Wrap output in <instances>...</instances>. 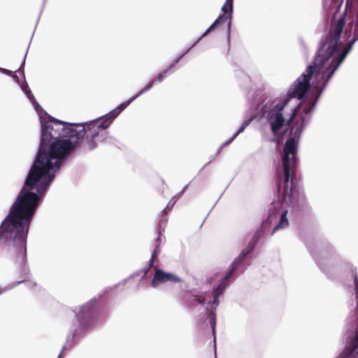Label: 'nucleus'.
<instances>
[{
    "label": "nucleus",
    "mask_w": 358,
    "mask_h": 358,
    "mask_svg": "<svg viewBox=\"0 0 358 358\" xmlns=\"http://www.w3.org/2000/svg\"><path fill=\"white\" fill-rule=\"evenodd\" d=\"M275 165L273 199L268 209L267 216L264 218L257 227L247 246L229 264L220 277L218 283L213 286V290L218 292L211 296L210 292L202 294H194L187 292L184 296L187 306L192 311L197 310L196 322L202 328L210 324L215 334L216 309L219 306L220 297L224 294L228 286L243 274L258 256L257 245L266 237L273 236L277 231L287 228L289 225V217L296 221L301 219L310 211V206L306 199L300 179L296 176L282 172L280 163L273 159Z\"/></svg>",
    "instance_id": "obj_1"
},
{
    "label": "nucleus",
    "mask_w": 358,
    "mask_h": 358,
    "mask_svg": "<svg viewBox=\"0 0 358 358\" xmlns=\"http://www.w3.org/2000/svg\"><path fill=\"white\" fill-rule=\"evenodd\" d=\"M40 121L39 143L33 162L21 188L49 190L57 174L76 154L85 140L88 148L97 147L95 138L108 137L112 110L83 122H68L46 112L35 97L30 101Z\"/></svg>",
    "instance_id": "obj_2"
},
{
    "label": "nucleus",
    "mask_w": 358,
    "mask_h": 358,
    "mask_svg": "<svg viewBox=\"0 0 358 358\" xmlns=\"http://www.w3.org/2000/svg\"><path fill=\"white\" fill-rule=\"evenodd\" d=\"M48 190L21 188L8 215L0 225V242H9L13 248V259L19 266L18 277L10 288H14L29 279L27 241L29 228L37 209Z\"/></svg>",
    "instance_id": "obj_3"
},
{
    "label": "nucleus",
    "mask_w": 358,
    "mask_h": 358,
    "mask_svg": "<svg viewBox=\"0 0 358 358\" xmlns=\"http://www.w3.org/2000/svg\"><path fill=\"white\" fill-rule=\"evenodd\" d=\"M320 269L328 278L350 282L355 306L349 313L343 335L344 348L335 358H358V272L334 247H306Z\"/></svg>",
    "instance_id": "obj_4"
},
{
    "label": "nucleus",
    "mask_w": 358,
    "mask_h": 358,
    "mask_svg": "<svg viewBox=\"0 0 358 358\" xmlns=\"http://www.w3.org/2000/svg\"><path fill=\"white\" fill-rule=\"evenodd\" d=\"M111 299L112 287L108 286L98 296H94L84 304L75 306L72 309L74 317L57 358H62L65 350L73 349L98 325L100 317L108 310Z\"/></svg>",
    "instance_id": "obj_5"
},
{
    "label": "nucleus",
    "mask_w": 358,
    "mask_h": 358,
    "mask_svg": "<svg viewBox=\"0 0 358 358\" xmlns=\"http://www.w3.org/2000/svg\"><path fill=\"white\" fill-rule=\"evenodd\" d=\"M298 83L299 82L292 84L285 95L268 100H267V96L263 94L260 89L254 90L259 92V94L255 99V102L259 112V117L262 118V120L265 119L270 125L271 131L273 136V138L271 139L272 142H276L277 136L284 126H290L291 121L296 113L299 104L293 107L289 118H285L283 114L285 106L293 99H296V94L299 90L295 85H298Z\"/></svg>",
    "instance_id": "obj_6"
},
{
    "label": "nucleus",
    "mask_w": 358,
    "mask_h": 358,
    "mask_svg": "<svg viewBox=\"0 0 358 358\" xmlns=\"http://www.w3.org/2000/svg\"><path fill=\"white\" fill-rule=\"evenodd\" d=\"M340 69L338 66L327 59L323 56H317L315 52L311 64H308L303 71L292 84L299 82L295 85L299 91L296 94V99L300 103L306 96L311 86L315 93L321 97L327 87L330 80L336 72Z\"/></svg>",
    "instance_id": "obj_7"
},
{
    "label": "nucleus",
    "mask_w": 358,
    "mask_h": 358,
    "mask_svg": "<svg viewBox=\"0 0 358 358\" xmlns=\"http://www.w3.org/2000/svg\"><path fill=\"white\" fill-rule=\"evenodd\" d=\"M316 106L317 103L313 102L310 108H304L299 118L292 127L289 136L284 144L282 164H280L282 172L294 176V173L299 165L298 152L300 139L303 131L311 120L312 113L315 110Z\"/></svg>",
    "instance_id": "obj_8"
},
{
    "label": "nucleus",
    "mask_w": 358,
    "mask_h": 358,
    "mask_svg": "<svg viewBox=\"0 0 358 358\" xmlns=\"http://www.w3.org/2000/svg\"><path fill=\"white\" fill-rule=\"evenodd\" d=\"M235 76L238 80L240 87L244 92L245 96L248 100V104L250 106L249 110L245 113L244 120L242 123L248 127L254 120H262V118L259 117V112L255 102V99L259 94V92L253 91L250 77L243 70H236Z\"/></svg>",
    "instance_id": "obj_9"
},
{
    "label": "nucleus",
    "mask_w": 358,
    "mask_h": 358,
    "mask_svg": "<svg viewBox=\"0 0 358 358\" xmlns=\"http://www.w3.org/2000/svg\"><path fill=\"white\" fill-rule=\"evenodd\" d=\"M182 281V278L177 274L171 271H165L160 268H156L153 276L150 281V286L155 289L168 282L178 283Z\"/></svg>",
    "instance_id": "obj_10"
},
{
    "label": "nucleus",
    "mask_w": 358,
    "mask_h": 358,
    "mask_svg": "<svg viewBox=\"0 0 358 358\" xmlns=\"http://www.w3.org/2000/svg\"><path fill=\"white\" fill-rule=\"evenodd\" d=\"M221 12L222 16H225L228 17L229 22L227 24V53H228L230 50V45H231V30L232 26V20H233V13H234V5H230L224 2L223 6L221 8Z\"/></svg>",
    "instance_id": "obj_11"
},
{
    "label": "nucleus",
    "mask_w": 358,
    "mask_h": 358,
    "mask_svg": "<svg viewBox=\"0 0 358 358\" xmlns=\"http://www.w3.org/2000/svg\"><path fill=\"white\" fill-rule=\"evenodd\" d=\"M134 100L135 97L131 96L127 101L120 103L117 106L113 108V120L117 117L120 114L123 112Z\"/></svg>",
    "instance_id": "obj_12"
},
{
    "label": "nucleus",
    "mask_w": 358,
    "mask_h": 358,
    "mask_svg": "<svg viewBox=\"0 0 358 358\" xmlns=\"http://www.w3.org/2000/svg\"><path fill=\"white\" fill-rule=\"evenodd\" d=\"M34 32L35 31L34 30L33 33H32V36H31V40L29 41V45L27 48V50H26V52L24 54V58L20 64V67L15 71V72H19L20 76L24 78V79H25V73H24V66H25V64H26V59H27V54H28V51H29V46H30V44H31V40H32V38L34 36Z\"/></svg>",
    "instance_id": "obj_13"
},
{
    "label": "nucleus",
    "mask_w": 358,
    "mask_h": 358,
    "mask_svg": "<svg viewBox=\"0 0 358 358\" xmlns=\"http://www.w3.org/2000/svg\"><path fill=\"white\" fill-rule=\"evenodd\" d=\"M164 211L162 210V212L160 214V219L156 226V230H159L162 231H165V228L168 222V216L167 215L164 213Z\"/></svg>",
    "instance_id": "obj_14"
},
{
    "label": "nucleus",
    "mask_w": 358,
    "mask_h": 358,
    "mask_svg": "<svg viewBox=\"0 0 358 358\" xmlns=\"http://www.w3.org/2000/svg\"><path fill=\"white\" fill-rule=\"evenodd\" d=\"M143 271H141V269H139V270L136 271L135 272H134L133 273H131V275H129L127 278H124V280H122V282H119V283H117V284H114V285H113V289H114L115 288L118 287H119L120 285H124V284H125V282H126L129 279H131V278H134V277H136V276H138V275H143Z\"/></svg>",
    "instance_id": "obj_15"
},
{
    "label": "nucleus",
    "mask_w": 358,
    "mask_h": 358,
    "mask_svg": "<svg viewBox=\"0 0 358 358\" xmlns=\"http://www.w3.org/2000/svg\"><path fill=\"white\" fill-rule=\"evenodd\" d=\"M20 89L29 101L32 100V97H35L26 81L24 84L20 85Z\"/></svg>",
    "instance_id": "obj_16"
},
{
    "label": "nucleus",
    "mask_w": 358,
    "mask_h": 358,
    "mask_svg": "<svg viewBox=\"0 0 358 358\" xmlns=\"http://www.w3.org/2000/svg\"><path fill=\"white\" fill-rule=\"evenodd\" d=\"M155 85V81H149L144 87H143L137 94L132 96L133 97H135V100L140 96L141 95L143 94L146 92L149 91Z\"/></svg>",
    "instance_id": "obj_17"
},
{
    "label": "nucleus",
    "mask_w": 358,
    "mask_h": 358,
    "mask_svg": "<svg viewBox=\"0 0 358 358\" xmlns=\"http://www.w3.org/2000/svg\"><path fill=\"white\" fill-rule=\"evenodd\" d=\"M228 22H229L228 17H227L225 16H222V14H220L217 16V17L214 20L213 24V26H215L216 29H217L220 27H221L224 23L227 22V24Z\"/></svg>",
    "instance_id": "obj_18"
},
{
    "label": "nucleus",
    "mask_w": 358,
    "mask_h": 358,
    "mask_svg": "<svg viewBox=\"0 0 358 358\" xmlns=\"http://www.w3.org/2000/svg\"><path fill=\"white\" fill-rule=\"evenodd\" d=\"M155 266V261H153L152 259H149L148 262H147V264H145V266H143V268H141V271H143V274L141 275V278L140 279L141 280H144L145 279V275L148 272V271Z\"/></svg>",
    "instance_id": "obj_19"
},
{
    "label": "nucleus",
    "mask_w": 358,
    "mask_h": 358,
    "mask_svg": "<svg viewBox=\"0 0 358 358\" xmlns=\"http://www.w3.org/2000/svg\"><path fill=\"white\" fill-rule=\"evenodd\" d=\"M157 231V238L155 241V246H157L161 248L162 242V236L164 231L156 230Z\"/></svg>",
    "instance_id": "obj_20"
},
{
    "label": "nucleus",
    "mask_w": 358,
    "mask_h": 358,
    "mask_svg": "<svg viewBox=\"0 0 358 358\" xmlns=\"http://www.w3.org/2000/svg\"><path fill=\"white\" fill-rule=\"evenodd\" d=\"M161 252V248L155 246L154 250L151 254L150 259H152L153 261H155L156 259L158 260V256Z\"/></svg>",
    "instance_id": "obj_21"
},
{
    "label": "nucleus",
    "mask_w": 358,
    "mask_h": 358,
    "mask_svg": "<svg viewBox=\"0 0 358 358\" xmlns=\"http://www.w3.org/2000/svg\"><path fill=\"white\" fill-rule=\"evenodd\" d=\"M246 126L244 125L243 124H241L239 127L238 128V129L232 135V138H236L238 134H240L241 133H243L245 129H246Z\"/></svg>",
    "instance_id": "obj_22"
},
{
    "label": "nucleus",
    "mask_w": 358,
    "mask_h": 358,
    "mask_svg": "<svg viewBox=\"0 0 358 358\" xmlns=\"http://www.w3.org/2000/svg\"><path fill=\"white\" fill-rule=\"evenodd\" d=\"M215 29H216V27L213 26V24L212 23L201 36L203 38L210 32H211V31H214Z\"/></svg>",
    "instance_id": "obj_23"
},
{
    "label": "nucleus",
    "mask_w": 358,
    "mask_h": 358,
    "mask_svg": "<svg viewBox=\"0 0 358 358\" xmlns=\"http://www.w3.org/2000/svg\"><path fill=\"white\" fill-rule=\"evenodd\" d=\"M46 1L47 0H43L42 1L41 7V9H40V11H39V13H38V18H37V20H36V24H35V27H34V31L36 30L37 24H38V22H39V20H40L41 15L42 14V12L43 10V8L45 7V4Z\"/></svg>",
    "instance_id": "obj_24"
},
{
    "label": "nucleus",
    "mask_w": 358,
    "mask_h": 358,
    "mask_svg": "<svg viewBox=\"0 0 358 358\" xmlns=\"http://www.w3.org/2000/svg\"><path fill=\"white\" fill-rule=\"evenodd\" d=\"M175 66V65H172V63H171L168 67H166L165 69H164L162 72L165 76H167V74L171 73L174 71L173 70V68Z\"/></svg>",
    "instance_id": "obj_25"
},
{
    "label": "nucleus",
    "mask_w": 358,
    "mask_h": 358,
    "mask_svg": "<svg viewBox=\"0 0 358 358\" xmlns=\"http://www.w3.org/2000/svg\"><path fill=\"white\" fill-rule=\"evenodd\" d=\"M166 77V76H165V75H164V74L162 73V72H160V73H158V75L157 76V77H156L154 80H152V81H155V83L156 82L162 83V82L164 80V78H165Z\"/></svg>",
    "instance_id": "obj_26"
},
{
    "label": "nucleus",
    "mask_w": 358,
    "mask_h": 358,
    "mask_svg": "<svg viewBox=\"0 0 358 358\" xmlns=\"http://www.w3.org/2000/svg\"><path fill=\"white\" fill-rule=\"evenodd\" d=\"M177 199H173V201H172V199L170 200V201L169 202V203L167 204V206L163 209V211H165L166 208H172L173 207V206L176 204V203L177 202Z\"/></svg>",
    "instance_id": "obj_27"
},
{
    "label": "nucleus",
    "mask_w": 358,
    "mask_h": 358,
    "mask_svg": "<svg viewBox=\"0 0 358 358\" xmlns=\"http://www.w3.org/2000/svg\"><path fill=\"white\" fill-rule=\"evenodd\" d=\"M0 72L9 77L12 76V71L5 68L0 67Z\"/></svg>",
    "instance_id": "obj_28"
},
{
    "label": "nucleus",
    "mask_w": 358,
    "mask_h": 358,
    "mask_svg": "<svg viewBox=\"0 0 358 358\" xmlns=\"http://www.w3.org/2000/svg\"><path fill=\"white\" fill-rule=\"evenodd\" d=\"M299 41L300 43L301 48L304 50L306 51L308 49V46L306 43H305L303 38L302 37H299Z\"/></svg>",
    "instance_id": "obj_29"
},
{
    "label": "nucleus",
    "mask_w": 358,
    "mask_h": 358,
    "mask_svg": "<svg viewBox=\"0 0 358 358\" xmlns=\"http://www.w3.org/2000/svg\"><path fill=\"white\" fill-rule=\"evenodd\" d=\"M10 77L13 78V80H14V82H15V83H17L20 87V85H23V84H22V83H21V81H20V78H19V77H18V76H17V75H16V74L13 75V74H12V76H10Z\"/></svg>",
    "instance_id": "obj_30"
},
{
    "label": "nucleus",
    "mask_w": 358,
    "mask_h": 358,
    "mask_svg": "<svg viewBox=\"0 0 358 358\" xmlns=\"http://www.w3.org/2000/svg\"><path fill=\"white\" fill-rule=\"evenodd\" d=\"M235 138H232V136L229 138L227 139V141H225L220 146H221V148H224V147L229 145Z\"/></svg>",
    "instance_id": "obj_31"
},
{
    "label": "nucleus",
    "mask_w": 358,
    "mask_h": 358,
    "mask_svg": "<svg viewBox=\"0 0 358 358\" xmlns=\"http://www.w3.org/2000/svg\"><path fill=\"white\" fill-rule=\"evenodd\" d=\"M184 57V54H181L180 55H179L171 62L172 65L176 66Z\"/></svg>",
    "instance_id": "obj_32"
},
{
    "label": "nucleus",
    "mask_w": 358,
    "mask_h": 358,
    "mask_svg": "<svg viewBox=\"0 0 358 358\" xmlns=\"http://www.w3.org/2000/svg\"><path fill=\"white\" fill-rule=\"evenodd\" d=\"M203 39V38L201 37V36H200L196 40H195L193 43L189 47L191 50L198 43H199L201 40Z\"/></svg>",
    "instance_id": "obj_33"
},
{
    "label": "nucleus",
    "mask_w": 358,
    "mask_h": 358,
    "mask_svg": "<svg viewBox=\"0 0 358 358\" xmlns=\"http://www.w3.org/2000/svg\"><path fill=\"white\" fill-rule=\"evenodd\" d=\"M210 328H212V327H210ZM211 330L213 331V329H211ZM212 334H213V341H214V354H215V358H217V351H216V347H215L216 333L215 334V336H214L213 332L212 331Z\"/></svg>",
    "instance_id": "obj_34"
},
{
    "label": "nucleus",
    "mask_w": 358,
    "mask_h": 358,
    "mask_svg": "<svg viewBox=\"0 0 358 358\" xmlns=\"http://www.w3.org/2000/svg\"><path fill=\"white\" fill-rule=\"evenodd\" d=\"M183 195L182 192H181L180 191L177 193L175 196H173L172 197V201H173V199H176L177 200H178Z\"/></svg>",
    "instance_id": "obj_35"
},
{
    "label": "nucleus",
    "mask_w": 358,
    "mask_h": 358,
    "mask_svg": "<svg viewBox=\"0 0 358 358\" xmlns=\"http://www.w3.org/2000/svg\"><path fill=\"white\" fill-rule=\"evenodd\" d=\"M11 288H10V287H2L0 286V295L3 294L4 292L8 291Z\"/></svg>",
    "instance_id": "obj_36"
},
{
    "label": "nucleus",
    "mask_w": 358,
    "mask_h": 358,
    "mask_svg": "<svg viewBox=\"0 0 358 358\" xmlns=\"http://www.w3.org/2000/svg\"><path fill=\"white\" fill-rule=\"evenodd\" d=\"M229 185V184L226 187V188L224 189V190L222 192V193L220 194V196H219V198L217 199V200L215 201V203H214V205L213 206L212 208H214V206L216 205V203H217V201H219V199L221 198V196H222V194H224V191L226 190V189L228 187V186Z\"/></svg>",
    "instance_id": "obj_37"
},
{
    "label": "nucleus",
    "mask_w": 358,
    "mask_h": 358,
    "mask_svg": "<svg viewBox=\"0 0 358 358\" xmlns=\"http://www.w3.org/2000/svg\"><path fill=\"white\" fill-rule=\"evenodd\" d=\"M223 148H221V146L219 147V148L217 149V152H215V155L214 156H212L211 157V160L213 159V158L215 157V156H216L217 155H218L221 150H222Z\"/></svg>",
    "instance_id": "obj_38"
},
{
    "label": "nucleus",
    "mask_w": 358,
    "mask_h": 358,
    "mask_svg": "<svg viewBox=\"0 0 358 358\" xmlns=\"http://www.w3.org/2000/svg\"><path fill=\"white\" fill-rule=\"evenodd\" d=\"M116 143H117L118 144H120V143H119L117 141H116V140L115 141V140L113 139V147H114V146H115V147H117V149H119V150H122V148H121L120 146H118V145L116 144Z\"/></svg>",
    "instance_id": "obj_39"
},
{
    "label": "nucleus",
    "mask_w": 358,
    "mask_h": 358,
    "mask_svg": "<svg viewBox=\"0 0 358 358\" xmlns=\"http://www.w3.org/2000/svg\"><path fill=\"white\" fill-rule=\"evenodd\" d=\"M188 186H189V184H187L185 186L183 187V188L180 190V192H182V194H184L185 192V191L187 189Z\"/></svg>",
    "instance_id": "obj_40"
},
{
    "label": "nucleus",
    "mask_w": 358,
    "mask_h": 358,
    "mask_svg": "<svg viewBox=\"0 0 358 358\" xmlns=\"http://www.w3.org/2000/svg\"><path fill=\"white\" fill-rule=\"evenodd\" d=\"M190 50H191V49L189 48H188L186 49L185 51H183V52L182 54H184V56H185Z\"/></svg>",
    "instance_id": "obj_41"
},
{
    "label": "nucleus",
    "mask_w": 358,
    "mask_h": 358,
    "mask_svg": "<svg viewBox=\"0 0 358 358\" xmlns=\"http://www.w3.org/2000/svg\"><path fill=\"white\" fill-rule=\"evenodd\" d=\"M225 2H227V3H229L230 5H234V0H226Z\"/></svg>",
    "instance_id": "obj_42"
},
{
    "label": "nucleus",
    "mask_w": 358,
    "mask_h": 358,
    "mask_svg": "<svg viewBox=\"0 0 358 358\" xmlns=\"http://www.w3.org/2000/svg\"><path fill=\"white\" fill-rule=\"evenodd\" d=\"M320 97H319L318 95H317L316 96V99H315V101H313L314 103H316L317 104L319 100H320Z\"/></svg>",
    "instance_id": "obj_43"
},
{
    "label": "nucleus",
    "mask_w": 358,
    "mask_h": 358,
    "mask_svg": "<svg viewBox=\"0 0 358 358\" xmlns=\"http://www.w3.org/2000/svg\"><path fill=\"white\" fill-rule=\"evenodd\" d=\"M210 162V161H209L208 162L206 163V164L202 167V169L201 170H202L205 166H206Z\"/></svg>",
    "instance_id": "obj_44"
},
{
    "label": "nucleus",
    "mask_w": 358,
    "mask_h": 358,
    "mask_svg": "<svg viewBox=\"0 0 358 358\" xmlns=\"http://www.w3.org/2000/svg\"><path fill=\"white\" fill-rule=\"evenodd\" d=\"M340 10V8H336L335 13H338Z\"/></svg>",
    "instance_id": "obj_45"
},
{
    "label": "nucleus",
    "mask_w": 358,
    "mask_h": 358,
    "mask_svg": "<svg viewBox=\"0 0 358 358\" xmlns=\"http://www.w3.org/2000/svg\"><path fill=\"white\" fill-rule=\"evenodd\" d=\"M33 285L35 286V285H36V283L35 282H34Z\"/></svg>",
    "instance_id": "obj_46"
},
{
    "label": "nucleus",
    "mask_w": 358,
    "mask_h": 358,
    "mask_svg": "<svg viewBox=\"0 0 358 358\" xmlns=\"http://www.w3.org/2000/svg\"><path fill=\"white\" fill-rule=\"evenodd\" d=\"M206 217L205 219H203V222L206 221ZM203 222H202V223H201V225L203 224Z\"/></svg>",
    "instance_id": "obj_47"
}]
</instances>
